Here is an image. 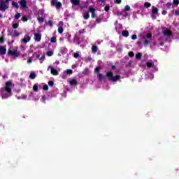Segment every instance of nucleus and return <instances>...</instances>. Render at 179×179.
I'll return each instance as SVG.
<instances>
[{
	"label": "nucleus",
	"instance_id": "1",
	"mask_svg": "<svg viewBox=\"0 0 179 179\" xmlns=\"http://www.w3.org/2000/svg\"><path fill=\"white\" fill-rule=\"evenodd\" d=\"M15 85L12 81H8L6 83L5 87L0 89V96L3 99H9L12 96V89H13Z\"/></svg>",
	"mask_w": 179,
	"mask_h": 179
},
{
	"label": "nucleus",
	"instance_id": "2",
	"mask_svg": "<svg viewBox=\"0 0 179 179\" xmlns=\"http://www.w3.org/2000/svg\"><path fill=\"white\" fill-rule=\"evenodd\" d=\"M9 8V1L6 0H0V10H6Z\"/></svg>",
	"mask_w": 179,
	"mask_h": 179
},
{
	"label": "nucleus",
	"instance_id": "3",
	"mask_svg": "<svg viewBox=\"0 0 179 179\" xmlns=\"http://www.w3.org/2000/svg\"><path fill=\"white\" fill-rule=\"evenodd\" d=\"M107 78H109L112 82H117L121 78L120 75H117L116 76H113V72L108 71L106 73Z\"/></svg>",
	"mask_w": 179,
	"mask_h": 179
},
{
	"label": "nucleus",
	"instance_id": "4",
	"mask_svg": "<svg viewBox=\"0 0 179 179\" xmlns=\"http://www.w3.org/2000/svg\"><path fill=\"white\" fill-rule=\"evenodd\" d=\"M142 40H144V45H148L149 43H150V40H152V34H147L146 36H141Z\"/></svg>",
	"mask_w": 179,
	"mask_h": 179
},
{
	"label": "nucleus",
	"instance_id": "5",
	"mask_svg": "<svg viewBox=\"0 0 179 179\" xmlns=\"http://www.w3.org/2000/svg\"><path fill=\"white\" fill-rule=\"evenodd\" d=\"M8 52L14 57H19V52L17 51V48H11Z\"/></svg>",
	"mask_w": 179,
	"mask_h": 179
},
{
	"label": "nucleus",
	"instance_id": "6",
	"mask_svg": "<svg viewBox=\"0 0 179 179\" xmlns=\"http://www.w3.org/2000/svg\"><path fill=\"white\" fill-rule=\"evenodd\" d=\"M146 65L148 68H153L154 71H157V68L155 66V63L152 60H149L146 62Z\"/></svg>",
	"mask_w": 179,
	"mask_h": 179
},
{
	"label": "nucleus",
	"instance_id": "7",
	"mask_svg": "<svg viewBox=\"0 0 179 179\" xmlns=\"http://www.w3.org/2000/svg\"><path fill=\"white\" fill-rule=\"evenodd\" d=\"M48 69H50V73H52V75L57 76L59 73L58 69L54 68L52 66H49Z\"/></svg>",
	"mask_w": 179,
	"mask_h": 179
},
{
	"label": "nucleus",
	"instance_id": "8",
	"mask_svg": "<svg viewBox=\"0 0 179 179\" xmlns=\"http://www.w3.org/2000/svg\"><path fill=\"white\" fill-rule=\"evenodd\" d=\"M72 73H73V71L71 69H67V70L64 71L62 76V79H65L66 75H72Z\"/></svg>",
	"mask_w": 179,
	"mask_h": 179
},
{
	"label": "nucleus",
	"instance_id": "9",
	"mask_svg": "<svg viewBox=\"0 0 179 179\" xmlns=\"http://www.w3.org/2000/svg\"><path fill=\"white\" fill-rule=\"evenodd\" d=\"M68 82L71 86H76L78 85V80L76 79H69Z\"/></svg>",
	"mask_w": 179,
	"mask_h": 179
},
{
	"label": "nucleus",
	"instance_id": "10",
	"mask_svg": "<svg viewBox=\"0 0 179 179\" xmlns=\"http://www.w3.org/2000/svg\"><path fill=\"white\" fill-rule=\"evenodd\" d=\"M34 38L35 41L39 42L41 41V34H34Z\"/></svg>",
	"mask_w": 179,
	"mask_h": 179
},
{
	"label": "nucleus",
	"instance_id": "11",
	"mask_svg": "<svg viewBox=\"0 0 179 179\" xmlns=\"http://www.w3.org/2000/svg\"><path fill=\"white\" fill-rule=\"evenodd\" d=\"M30 40H31V38H30V36L29 35H25L24 36V38H22V43H24V44H26V43H29V41H30Z\"/></svg>",
	"mask_w": 179,
	"mask_h": 179
},
{
	"label": "nucleus",
	"instance_id": "12",
	"mask_svg": "<svg viewBox=\"0 0 179 179\" xmlns=\"http://www.w3.org/2000/svg\"><path fill=\"white\" fill-rule=\"evenodd\" d=\"M20 5L21 8H22V9H24V8H26V6H27V2H26V0H21L20 1Z\"/></svg>",
	"mask_w": 179,
	"mask_h": 179
},
{
	"label": "nucleus",
	"instance_id": "13",
	"mask_svg": "<svg viewBox=\"0 0 179 179\" xmlns=\"http://www.w3.org/2000/svg\"><path fill=\"white\" fill-rule=\"evenodd\" d=\"M89 11L90 12V13H92V17H96V14H95L96 9H94V8L90 7Z\"/></svg>",
	"mask_w": 179,
	"mask_h": 179
},
{
	"label": "nucleus",
	"instance_id": "14",
	"mask_svg": "<svg viewBox=\"0 0 179 179\" xmlns=\"http://www.w3.org/2000/svg\"><path fill=\"white\" fill-rule=\"evenodd\" d=\"M0 54H1V55L6 54V48L5 46H0Z\"/></svg>",
	"mask_w": 179,
	"mask_h": 179
},
{
	"label": "nucleus",
	"instance_id": "15",
	"mask_svg": "<svg viewBox=\"0 0 179 179\" xmlns=\"http://www.w3.org/2000/svg\"><path fill=\"white\" fill-rule=\"evenodd\" d=\"M164 36H171V31L169 29H165L162 31Z\"/></svg>",
	"mask_w": 179,
	"mask_h": 179
},
{
	"label": "nucleus",
	"instance_id": "16",
	"mask_svg": "<svg viewBox=\"0 0 179 179\" xmlns=\"http://www.w3.org/2000/svg\"><path fill=\"white\" fill-rule=\"evenodd\" d=\"M152 12L153 15H157L159 13V9L157 8L152 6Z\"/></svg>",
	"mask_w": 179,
	"mask_h": 179
},
{
	"label": "nucleus",
	"instance_id": "17",
	"mask_svg": "<svg viewBox=\"0 0 179 179\" xmlns=\"http://www.w3.org/2000/svg\"><path fill=\"white\" fill-rule=\"evenodd\" d=\"M36 55H37V53L36 52L34 53L33 55L28 59L27 64H31L33 62V57H36Z\"/></svg>",
	"mask_w": 179,
	"mask_h": 179
},
{
	"label": "nucleus",
	"instance_id": "18",
	"mask_svg": "<svg viewBox=\"0 0 179 179\" xmlns=\"http://www.w3.org/2000/svg\"><path fill=\"white\" fill-rule=\"evenodd\" d=\"M36 76L37 75H36V73H34V71H31L29 74L30 79H36Z\"/></svg>",
	"mask_w": 179,
	"mask_h": 179
},
{
	"label": "nucleus",
	"instance_id": "19",
	"mask_svg": "<svg viewBox=\"0 0 179 179\" xmlns=\"http://www.w3.org/2000/svg\"><path fill=\"white\" fill-rule=\"evenodd\" d=\"M71 2L73 5H79V3H80V0H71Z\"/></svg>",
	"mask_w": 179,
	"mask_h": 179
},
{
	"label": "nucleus",
	"instance_id": "20",
	"mask_svg": "<svg viewBox=\"0 0 179 179\" xmlns=\"http://www.w3.org/2000/svg\"><path fill=\"white\" fill-rule=\"evenodd\" d=\"M83 17H84V19H85L86 20H87V19H89V18L90 17V15H89V13H88V12L84 13H83Z\"/></svg>",
	"mask_w": 179,
	"mask_h": 179
},
{
	"label": "nucleus",
	"instance_id": "21",
	"mask_svg": "<svg viewBox=\"0 0 179 179\" xmlns=\"http://www.w3.org/2000/svg\"><path fill=\"white\" fill-rule=\"evenodd\" d=\"M122 34L124 36V37H128L129 36V32L125 30L122 32Z\"/></svg>",
	"mask_w": 179,
	"mask_h": 179
},
{
	"label": "nucleus",
	"instance_id": "22",
	"mask_svg": "<svg viewBox=\"0 0 179 179\" xmlns=\"http://www.w3.org/2000/svg\"><path fill=\"white\" fill-rule=\"evenodd\" d=\"M12 6H14V8H16V9H19V4L17 2L12 1Z\"/></svg>",
	"mask_w": 179,
	"mask_h": 179
},
{
	"label": "nucleus",
	"instance_id": "23",
	"mask_svg": "<svg viewBox=\"0 0 179 179\" xmlns=\"http://www.w3.org/2000/svg\"><path fill=\"white\" fill-rule=\"evenodd\" d=\"M97 50H98L97 46L93 45V46L92 47V52H94V53L97 52Z\"/></svg>",
	"mask_w": 179,
	"mask_h": 179
},
{
	"label": "nucleus",
	"instance_id": "24",
	"mask_svg": "<svg viewBox=\"0 0 179 179\" xmlns=\"http://www.w3.org/2000/svg\"><path fill=\"white\" fill-rule=\"evenodd\" d=\"M33 90H34V92H38V85L35 84L33 86Z\"/></svg>",
	"mask_w": 179,
	"mask_h": 179
},
{
	"label": "nucleus",
	"instance_id": "25",
	"mask_svg": "<svg viewBox=\"0 0 179 179\" xmlns=\"http://www.w3.org/2000/svg\"><path fill=\"white\" fill-rule=\"evenodd\" d=\"M121 15L122 16H124V17H127V16H128V13H127V11H125V10H123L121 12Z\"/></svg>",
	"mask_w": 179,
	"mask_h": 179
},
{
	"label": "nucleus",
	"instance_id": "26",
	"mask_svg": "<svg viewBox=\"0 0 179 179\" xmlns=\"http://www.w3.org/2000/svg\"><path fill=\"white\" fill-rule=\"evenodd\" d=\"M60 52H61V54H65L66 52H68V49H66L65 48H62L60 50Z\"/></svg>",
	"mask_w": 179,
	"mask_h": 179
},
{
	"label": "nucleus",
	"instance_id": "27",
	"mask_svg": "<svg viewBox=\"0 0 179 179\" xmlns=\"http://www.w3.org/2000/svg\"><path fill=\"white\" fill-rule=\"evenodd\" d=\"M136 58L137 59H141V58H142V53H141V52L137 53V54L136 55Z\"/></svg>",
	"mask_w": 179,
	"mask_h": 179
},
{
	"label": "nucleus",
	"instance_id": "28",
	"mask_svg": "<svg viewBox=\"0 0 179 179\" xmlns=\"http://www.w3.org/2000/svg\"><path fill=\"white\" fill-rule=\"evenodd\" d=\"M46 55H48V57H52L54 55V52L48 51L47 52Z\"/></svg>",
	"mask_w": 179,
	"mask_h": 179
},
{
	"label": "nucleus",
	"instance_id": "29",
	"mask_svg": "<svg viewBox=\"0 0 179 179\" xmlns=\"http://www.w3.org/2000/svg\"><path fill=\"white\" fill-rule=\"evenodd\" d=\"M44 59H45V56L43 55L39 58L40 63L43 64V61H44Z\"/></svg>",
	"mask_w": 179,
	"mask_h": 179
},
{
	"label": "nucleus",
	"instance_id": "30",
	"mask_svg": "<svg viewBox=\"0 0 179 179\" xmlns=\"http://www.w3.org/2000/svg\"><path fill=\"white\" fill-rule=\"evenodd\" d=\"M124 10H125L126 12H128V11L131 10V7H130L129 5H127V6L124 7Z\"/></svg>",
	"mask_w": 179,
	"mask_h": 179
},
{
	"label": "nucleus",
	"instance_id": "31",
	"mask_svg": "<svg viewBox=\"0 0 179 179\" xmlns=\"http://www.w3.org/2000/svg\"><path fill=\"white\" fill-rule=\"evenodd\" d=\"M144 6H145V8H150V6H152V4H150V3H149V2H145L144 3Z\"/></svg>",
	"mask_w": 179,
	"mask_h": 179
},
{
	"label": "nucleus",
	"instance_id": "32",
	"mask_svg": "<svg viewBox=\"0 0 179 179\" xmlns=\"http://www.w3.org/2000/svg\"><path fill=\"white\" fill-rule=\"evenodd\" d=\"M50 43H57V38H55V37H52L51 38H50Z\"/></svg>",
	"mask_w": 179,
	"mask_h": 179
},
{
	"label": "nucleus",
	"instance_id": "33",
	"mask_svg": "<svg viewBox=\"0 0 179 179\" xmlns=\"http://www.w3.org/2000/svg\"><path fill=\"white\" fill-rule=\"evenodd\" d=\"M58 33H60V34H62V33H64V28L58 27Z\"/></svg>",
	"mask_w": 179,
	"mask_h": 179
},
{
	"label": "nucleus",
	"instance_id": "34",
	"mask_svg": "<svg viewBox=\"0 0 179 179\" xmlns=\"http://www.w3.org/2000/svg\"><path fill=\"white\" fill-rule=\"evenodd\" d=\"M55 6H56V8H61V6H62V3L57 1V3H56Z\"/></svg>",
	"mask_w": 179,
	"mask_h": 179
},
{
	"label": "nucleus",
	"instance_id": "35",
	"mask_svg": "<svg viewBox=\"0 0 179 179\" xmlns=\"http://www.w3.org/2000/svg\"><path fill=\"white\" fill-rule=\"evenodd\" d=\"M38 21L39 22V23H43V22H44V19L41 17H38Z\"/></svg>",
	"mask_w": 179,
	"mask_h": 179
},
{
	"label": "nucleus",
	"instance_id": "36",
	"mask_svg": "<svg viewBox=\"0 0 179 179\" xmlns=\"http://www.w3.org/2000/svg\"><path fill=\"white\" fill-rule=\"evenodd\" d=\"M45 100H46L45 96H43L42 98L41 99V101L42 103H45Z\"/></svg>",
	"mask_w": 179,
	"mask_h": 179
},
{
	"label": "nucleus",
	"instance_id": "37",
	"mask_svg": "<svg viewBox=\"0 0 179 179\" xmlns=\"http://www.w3.org/2000/svg\"><path fill=\"white\" fill-rule=\"evenodd\" d=\"M58 27H64V22L60 21L58 24Z\"/></svg>",
	"mask_w": 179,
	"mask_h": 179
},
{
	"label": "nucleus",
	"instance_id": "38",
	"mask_svg": "<svg viewBox=\"0 0 179 179\" xmlns=\"http://www.w3.org/2000/svg\"><path fill=\"white\" fill-rule=\"evenodd\" d=\"M17 27H19V24H17V23L13 24V29H17Z\"/></svg>",
	"mask_w": 179,
	"mask_h": 179
},
{
	"label": "nucleus",
	"instance_id": "39",
	"mask_svg": "<svg viewBox=\"0 0 179 179\" xmlns=\"http://www.w3.org/2000/svg\"><path fill=\"white\" fill-rule=\"evenodd\" d=\"M66 37L68 39V41L71 42V40H70L71 34H66Z\"/></svg>",
	"mask_w": 179,
	"mask_h": 179
},
{
	"label": "nucleus",
	"instance_id": "40",
	"mask_svg": "<svg viewBox=\"0 0 179 179\" xmlns=\"http://www.w3.org/2000/svg\"><path fill=\"white\" fill-rule=\"evenodd\" d=\"M14 36H15V37H19V36H20V33L15 31H14Z\"/></svg>",
	"mask_w": 179,
	"mask_h": 179
},
{
	"label": "nucleus",
	"instance_id": "41",
	"mask_svg": "<svg viewBox=\"0 0 179 179\" xmlns=\"http://www.w3.org/2000/svg\"><path fill=\"white\" fill-rule=\"evenodd\" d=\"M173 5H176V6L179 4V1L178 0H173Z\"/></svg>",
	"mask_w": 179,
	"mask_h": 179
},
{
	"label": "nucleus",
	"instance_id": "42",
	"mask_svg": "<svg viewBox=\"0 0 179 179\" xmlns=\"http://www.w3.org/2000/svg\"><path fill=\"white\" fill-rule=\"evenodd\" d=\"M20 13H17L15 14V19H19L20 17Z\"/></svg>",
	"mask_w": 179,
	"mask_h": 179
},
{
	"label": "nucleus",
	"instance_id": "43",
	"mask_svg": "<svg viewBox=\"0 0 179 179\" xmlns=\"http://www.w3.org/2000/svg\"><path fill=\"white\" fill-rule=\"evenodd\" d=\"M58 1H57V0H52V5H54L55 6V5H57Z\"/></svg>",
	"mask_w": 179,
	"mask_h": 179
},
{
	"label": "nucleus",
	"instance_id": "44",
	"mask_svg": "<svg viewBox=\"0 0 179 179\" xmlns=\"http://www.w3.org/2000/svg\"><path fill=\"white\" fill-rule=\"evenodd\" d=\"M109 10H110V6H105V11H106V12H108Z\"/></svg>",
	"mask_w": 179,
	"mask_h": 179
},
{
	"label": "nucleus",
	"instance_id": "45",
	"mask_svg": "<svg viewBox=\"0 0 179 179\" xmlns=\"http://www.w3.org/2000/svg\"><path fill=\"white\" fill-rule=\"evenodd\" d=\"M98 77L99 78V79L101 80L103 79H104V76H103V74H99Z\"/></svg>",
	"mask_w": 179,
	"mask_h": 179
},
{
	"label": "nucleus",
	"instance_id": "46",
	"mask_svg": "<svg viewBox=\"0 0 179 179\" xmlns=\"http://www.w3.org/2000/svg\"><path fill=\"white\" fill-rule=\"evenodd\" d=\"M26 97H27L26 95H22L21 96H18L17 99H26Z\"/></svg>",
	"mask_w": 179,
	"mask_h": 179
},
{
	"label": "nucleus",
	"instance_id": "47",
	"mask_svg": "<svg viewBox=\"0 0 179 179\" xmlns=\"http://www.w3.org/2000/svg\"><path fill=\"white\" fill-rule=\"evenodd\" d=\"M73 57L74 58H79V53H74Z\"/></svg>",
	"mask_w": 179,
	"mask_h": 179
},
{
	"label": "nucleus",
	"instance_id": "48",
	"mask_svg": "<svg viewBox=\"0 0 179 179\" xmlns=\"http://www.w3.org/2000/svg\"><path fill=\"white\" fill-rule=\"evenodd\" d=\"M134 55H135V54H134V52H129V56L134 57Z\"/></svg>",
	"mask_w": 179,
	"mask_h": 179
},
{
	"label": "nucleus",
	"instance_id": "49",
	"mask_svg": "<svg viewBox=\"0 0 179 179\" xmlns=\"http://www.w3.org/2000/svg\"><path fill=\"white\" fill-rule=\"evenodd\" d=\"M43 90H48V85H45L43 86Z\"/></svg>",
	"mask_w": 179,
	"mask_h": 179
},
{
	"label": "nucleus",
	"instance_id": "50",
	"mask_svg": "<svg viewBox=\"0 0 179 179\" xmlns=\"http://www.w3.org/2000/svg\"><path fill=\"white\" fill-rule=\"evenodd\" d=\"M48 85H49V86H54V82H52V81H49V82H48Z\"/></svg>",
	"mask_w": 179,
	"mask_h": 179
},
{
	"label": "nucleus",
	"instance_id": "51",
	"mask_svg": "<svg viewBox=\"0 0 179 179\" xmlns=\"http://www.w3.org/2000/svg\"><path fill=\"white\" fill-rule=\"evenodd\" d=\"M98 2H101L103 5H106V0H97Z\"/></svg>",
	"mask_w": 179,
	"mask_h": 179
},
{
	"label": "nucleus",
	"instance_id": "52",
	"mask_svg": "<svg viewBox=\"0 0 179 179\" xmlns=\"http://www.w3.org/2000/svg\"><path fill=\"white\" fill-rule=\"evenodd\" d=\"M22 22H27V17H22Z\"/></svg>",
	"mask_w": 179,
	"mask_h": 179
},
{
	"label": "nucleus",
	"instance_id": "53",
	"mask_svg": "<svg viewBox=\"0 0 179 179\" xmlns=\"http://www.w3.org/2000/svg\"><path fill=\"white\" fill-rule=\"evenodd\" d=\"M131 38H132V40H136V38H137L136 35H132Z\"/></svg>",
	"mask_w": 179,
	"mask_h": 179
},
{
	"label": "nucleus",
	"instance_id": "54",
	"mask_svg": "<svg viewBox=\"0 0 179 179\" xmlns=\"http://www.w3.org/2000/svg\"><path fill=\"white\" fill-rule=\"evenodd\" d=\"M175 15H176V16H179V10H175Z\"/></svg>",
	"mask_w": 179,
	"mask_h": 179
},
{
	"label": "nucleus",
	"instance_id": "55",
	"mask_svg": "<svg viewBox=\"0 0 179 179\" xmlns=\"http://www.w3.org/2000/svg\"><path fill=\"white\" fill-rule=\"evenodd\" d=\"M94 71H95V72H99V71H100V68L99 67H96Z\"/></svg>",
	"mask_w": 179,
	"mask_h": 179
},
{
	"label": "nucleus",
	"instance_id": "56",
	"mask_svg": "<svg viewBox=\"0 0 179 179\" xmlns=\"http://www.w3.org/2000/svg\"><path fill=\"white\" fill-rule=\"evenodd\" d=\"M3 41H4L3 36H1L0 38V43H3Z\"/></svg>",
	"mask_w": 179,
	"mask_h": 179
},
{
	"label": "nucleus",
	"instance_id": "57",
	"mask_svg": "<svg viewBox=\"0 0 179 179\" xmlns=\"http://www.w3.org/2000/svg\"><path fill=\"white\" fill-rule=\"evenodd\" d=\"M166 6H167V8H171V3H167Z\"/></svg>",
	"mask_w": 179,
	"mask_h": 179
},
{
	"label": "nucleus",
	"instance_id": "58",
	"mask_svg": "<svg viewBox=\"0 0 179 179\" xmlns=\"http://www.w3.org/2000/svg\"><path fill=\"white\" fill-rule=\"evenodd\" d=\"M55 64H56V65H59V61L58 60H56Z\"/></svg>",
	"mask_w": 179,
	"mask_h": 179
},
{
	"label": "nucleus",
	"instance_id": "59",
	"mask_svg": "<svg viewBox=\"0 0 179 179\" xmlns=\"http://www.w3.org/2000/svg\"><path fill=\"white\" fill-rule=\"evenodd\" d=\"M116 3H121V0H115Z\"/></svg>",
	"mask_w": 179,
	"mask_h": 179
},
{
	"label": "nucleus",
	"instance_id": "60",
	"mask_svg": "<svg viewBox=\"0 0 179 179\" xmlns=\"http://www.w3.org/2000/svg\"><path fill=\"white\" fill-rule=\"evenodd\" d=\"M162 15H167V11L166 10L162 11Z\"/></svg>",
	"mask_w": 179,
	"mask_h": 179
},
{
	"label": "nucleus",
	"instance_id": "61",
	"mask_svg": "<svg viewBox=\"0 0 179 179\" xmlns=\"http://www.w3.org/2000/svg\"><path fill=\"white\" fill-rule=\"evenodd\" d=\"M150 79H153V74H149Z\"/></svg>",
	"mask_w": 179,
	"mask_h": 179
},
{
	"label": "nucleus",
	"instance_id": "62",
	"mask_svg": "<svg viewBox=\"0 0 179 179\" xmlns=\"http://www.w3.org/2000/svg\"><path fill=\"white\" fill-rule=\"evenodd\" d=\"M37 59H40V55H36Z\"/></svg>",
	"mask_w": 179,
	"mask_h": 179
},
{
	"label": "nucleus",
	"instance_id": "63",
	"mask_svg": "<svg viewBox=\"0 0 179 179\" xmlns=\"http://www.w3.org/2000/svg\"><path fill=\"white\" fill-rule=\"evenodd\" d=\"M24 57H27V54L22 55V58H24Z\"/></svg>",
	"mask_w": 179,
	"mask_h": 179
},
{
	"label": "nucleus",
	"instance_id": "64",
	"mask_svg": "<svg viewBox=\"0 0 179 179\" xmlns=\"http://www.w3.org/2000/svg\"><path fill=\"white\" fill-rule=\"evenodd\" d=\"M153 19H156V16L155 15H152V17Z\"/></svg>",
	"mask_w": 179,
	"mask_h": 179
}]
</instances>
